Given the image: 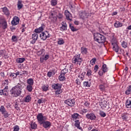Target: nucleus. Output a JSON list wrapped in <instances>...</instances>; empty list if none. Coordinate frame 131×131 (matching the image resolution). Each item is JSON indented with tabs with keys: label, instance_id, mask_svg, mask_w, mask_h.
<instances>
[{
	"label": "nucleus",
	"instance_id": "nucleus-1",
	"mask_svg": "<svg viewBox=\"0 0 131 131\" xmlns=\"http://www.w3.org/2000/svg\"><path fill=\"white\" fill-rule=\"evenodd\" d=\"M37 122L40 126H42L46 129H50L52 126V123L49 121H47V117L43 116V114L39 113L36 116Z\"/></svg>",
	"mask_w": 131,
	"mask_h": 131
},
{
	"label": "nucleus",
	"instance_id": "nucleus-2",
	"mask_svg": "<svg viewBox=\"0 0 131 131\" xmlns=\"http://www.w3.org/2000/svg\"><path fill=\"white\" fill-rule=\"evenodd\" d=\"M22 85L20 83H18L16 86L13 87L10 91V95L15 98L19 97L21 95L22 92Z\"/></svg>",
	"mask_w": 131,
	"mask_h": 131
},
{
	"label": "nucleus",
	"instance_id": "nucleus-3",
	"mask_svg": "<svg viewBox=\"0 0 131 131\" xmlns=\"http://www.w3.org/2000/svg\"><path fill=\"white\" fill-rule=\"evenodd\" d=\"M94 40L99 43H104L106 41V37L101 33L93 34Z\"/></svg>",
	"mask_w": 131,
	"mask_h": 131
},
{
	"label": "nucleus",
	"instance_id": "nucleus-4",
	"mask_svg": "<svg viewBox=\"0 0 131 131\" xmlns=\"http://www.w3.org/2000/svg\"><path fill=\"white\" fill-rule=\"evenodd\" d=\"M62 84L61 83H53L52 84L51 88L55 90V95H60L61 93H63V90H62Z\"/></svg>",
	"mask_w": 131,
	"mask_h": 131
},
{
	"label": "nucleus",
	"instance_id": "nucleus-5",
	"mask_svg": "<svg viewBox=\"0 0 131 131\" xmlns=\"http://www.w3.org/2000/svg\"><path fill=\"white\" fill-rule=\"evenodd\" d=\"M82 61H83V59L82 58H80V54H76L74 58H73L72 63L73 64H77L80 66L81 65V63H82Z\"/></svg>",
	"mask_w": 131,
	"mask_h": 131
},
{
	"label": "nucleus",
	"instance_id": "nucleus-6",
	"mask_svg": "<svg viewBox=\"0 0 131 131\" xmlns=\"http://www.w3.org/2000/svg\"><path fill=\"white\" fill-rule=\"evenodd\" d=\"M85 118L87 119H90V120H92V121H94V120H96L97 119V116H96V114L94 113L93 112H91L90 113H88L85 115Z\"/></svg>",
	"mask_w": 131,
	"mask_h": 131
},
{
	"label": "nucleus",
	"instance_id": "nucleus-7",
	"mask_svg": "<svg viewBox=\"0 0 131 131\" xmlns=\"http://www.w3.org/2000/svg\"><path fill=\"white\" fill-rule=\"evenodd\" d=\"M64 104H67V105L70 107H74L75 105V99H68L64 100Z\"/></svg>",
	"mask_w": 131,
	"mask_h": 131
},
{
	"label": "nucleus",
	"instance_id": "nucleus-8",
	"mask_svg": "<svg viewBox=\"0 0 131 131\" xmlns=\"http://www.w3.org/2000/svg\"><path fill=\"white\" fill-rule=\"evenodd\" d=\"M45 28L46 25H45V24H41L40 27L34 30V32H35V33H40V32L42 33H45V32H42V31Z\"/></svg>",
	"mask_w": 131,
	"mask_h": 131
},
{
	"label": "nucleus",
	"instance_id": "nucleus-9",
	"mask_svg": "<svg viewBox=\"0 0 131 131\" xmlns=\"http://www.w3.org/2000/svg\"><path fill=\"white\" fill-rule=\"evenodd\" d=\"M112 46H113V51L116 52V53H117V54H120V53H119L120 47L118 46V45H117V43H112Z\"/></svg>",
	"mask_w": 131,
	"mask_h": 131
},
{
	"label": "nucleus",
	"instance_id": "nucleus-10",
	"mask_svg": "<svg viewBox=\"0 0 131 131\" xmlns=\"http://www.w3.org/2000/svg\"><path fill=\"white\" fill-rule=\"evenodd\" d=\"M37 38H38V35L37 33H34L32 35V40L30 42V43L32 45H34L35 43L36 40H37Z\"/></svg>",
	"mask_w": 131,
	"mask_h": 131
},
{
	"label": "nucleus",
	"instance_id": "nucleus-11",
	"mask_svg": "<svg viewBox=\"0 0 131 131\" xmlns=\"http://www.w3.org/2000/svg\"><path fill=\"white\" fill-rule=\"evenodd\" d=\"M20 21V19L17 16H14L12 20L11 21V24L14 26L15 25H18V24L19 23Z\"/></svg>",
	"mask_w": 131,
	"mask_h": 131
},
{
	"label": "nucleus",
	"instance_id": "nucleus-12",
	"mask_svg": "<svg viewBox=\"0 0 131 131\" xmlns=\"http://www.w3.org/2000/svg\"><path fill=\"white\" fill-rule=\"evenodd\" d=\"M1 9L2 10V12L4 13V15L7 16V17H9L10 16V10H9V9H8L7 7L2 8Z\"/></svg>",
	"mask_w": 131,
	"mask_h": 131
},
{
	"label": "nucleus",
	"instance_id": "nucleus-13",
	"mask_svg": "<svg viewBox=\"0 0 131 131\" xmlns=\"http://www.w3.org/2000/svg\"><path fill=\"white\" fill-rule=\"evenodd\" d=\"M64 15H66L67 20H69V21H72V15L69 12V11L66 10L64 11Z\"/></svg>",
	"mask_w": 131,
	"mask_h": 131
},
{
	"label": "nucleus",
	"instance_id": "nucleus-14",
	"mask_svg": "<svg viewBox=\"0 0 131 131\" xmlns=\"http://www.w3.org/2000/svg\"><path fill=\"white\" fill-rule=\"evenodd\" d=\"M49 19L52 22H56L57 21V15L55 13H51L49 16Z\"/></svg>",
	"mask_w": 131,
	"mask_h": 131
},
{
	"label": "nucleus",
	"instance_id": "nucleus-15",
	"mask_svg": "<svg viewBox=\"0 0 131 131\" xmlns=\"http://www.w3.org/2000/svg\"><path fill=\"white\" fill-rule=\"evenodd\" d=\"M74 125L76 128H77L78 129H80V130H83V129H82V127L80 126V122L79 121V120H76L74 121Z\"/></svg>",
	"mask_w": 131,
	"mask_h": 131
},
{
	"label": "nucleus",
	"instance_id": "nucleus-16",
	"mask_svg": "<svg viewBox=\"0 0 131 131\" xmlns=\"http://www.w3.org/2000/svg\"><path fill=\"white\" fill-rule=\"evenodd\" d=\"M128 116H129V114L127 113L122 114L121 115V118L123 121H127V119H128Z\"/></svg>",
	"mask_w": 131,
	"mask_h": 131
},
{
	"label": "nucleus",
	"instance_id": "nucleus-17",
	"mask_svg": "<svg viewBox=\"0 0 131 131\" xmlns=\"http://www.w3.org/2000/svg\"><path fill=\"white\" fill-rule=\"evenodd\" d=\"M90 14L85 11H84L80 14V17L83 20L85 18H88Z\"/></svg>",
	"mask_w": 131,
	"mask_h": 131
},
{
	"label": "nucleus",
	"instance_id": "nucleus-18",
	"mask_svg": "<svg viewBox=\"0 0 131 131\" xmlns=\"http://www.w3.org/2000/svg\"><path fill=\"white\" fill-rule=\"evenodd\" d=\"M79 117L80 116L78 114V113H75L72 115L71 117L73 119V121L75 120H78L77 119H79Z\"/></svg>",
	"mask_w": 131,
	"mask_h": 131
},
{
	"label": "nucleus",
	"instance_id": "nucleus-19",
	"mask_svg": "<svg viewBox=\"0 0 131 131\" xmlns=\"http://www.w3.org/2000/svg\"><path fill=\"white\" fill-rule=\"evenodd\" d=\"M61 25L62 26L60 27V30H61V31L67 30V24H66V21H62Z\"/></svg>",
	"mask_w": 131,
	"mask_h": 131
},
{
	"label": "nucleus",
	"instance_id": "nucleus-20",
	"mask_svg": "<svg viewBox=\"0 0 131 131\" xmlns=\"http://www.w3.org/2000/svg\"><path fill=\"white\" fill-rule=\"evenodd\" d=\"M99 105L100 106L102 109H104V108H107V101L104 100L103 101H101L99 102Z\"/></svg>",
	"mask_w": 131,
	"mask_h": 131
},
{
	"label": "nucleus",
	"instance_id": "nucleus-21",
	"mask_svg": "<svg viewBox=\"0 0 131 131\" xmlns=\"http://www.w3.org/2000/svg\"><path fill=\"white\" fill-rule=\"evenodd\" d=\"M30 127L32 129H36L37 128V124L32 121L30 123Z\"/></svg>",
	"mask_w": 131,
	"mask_h": 131
},
{
	"label": "nucleus",
	"instance_id": "nucleus-22",
	"mask_svg": "<svg viewBox=\"0 0 131 131\" xmlns=\"http://www.w3.org/2000/svg\"><path fill=\"white\" fill-rule=\"evenodd\" d=\"M81 54L83 55H86L88 54V49L85 47H81Z\"/></svg>",
	"mask_w": 131,
	"mask_h": 131
},
{
	"label": "nucleus",
	"instance_id": "nucleus-23",
	"mask_svg": "<svg viewBox=\"0 0 131 131\" xmlns=\"http://www.w3.org/2000/svg\"><path fill=\"white\" fill-rule=\"evenodd\" d=\"M123 24L121 23H120L119 21H116L114 24L115 27L116 28H118L119 27H122Z\"/></svg>",
	"mask_w": 131,
	"mask_h": 131
},
{
	"label": "nucleus",
	"instance_id": "nucleus-24",
	"mask_svg": "<svg viewBox=\"0 0 131 131\" xmlns=\"http://www.w3.org/2000/svg\"><path fill=\"white\" fill-rule=\"evenodd\" d=\"M25 58L23 57V58H17L16 59V63H23V62H24V61H25Z\"/></svg>",
	"mask_w": 131,
	"mask_h": 131
},
{
	"label": "nucleus",
	"instance_id": "nucleus-25",
	"mask_svg": "<svg viewBox=\"0 0 131 131\" xmlns=\"http://www.w3.org/2000/svg\"><path fill=\"white\" fill-rule=\"evenodd\" d=\"M126 108H131V99H127L125 102Z\"/></svg>",
	"mask_w": 131,
	"mask_h": 131
},
{
	"label": "nucleus",
	"instance_id": "nucleus-26",
	"mask_svg": "<svg viewBox=\"0 0 131 131\" xmlns=\"http://www.w3.org/2000/svg\"><path fill=\"white\" fill-rule=\"evenodd\" d=\"M0 24L2 25V27L4 29H6L8 27V24H7V21L6 20H3Z\"/></svg>",
	"mask_w": 131,
	"mask_h": 131
},
{
	"label": "nucleus",
	"instance_id": "nucleus-27",
	"mask_svg": "<svg viewBox=\"0 0 131 131\" xmlns=\"http://www.w3.org/2000/svg\"><path fill=\"white\" fill-rule=\"evenodd\" d=\"M127 90L125 92V95H128L131 94V85H129L127 88Z\"/></svg>",
	"mask_w": 131,
	"mask_h": 131
},
{
	"label": "nucleus",
	"instance_id": "nucleus-28",
	"mask_svg": "<svg viewBox=\"0 0 131 131\" xmlns=\"http://www.w3.org/2000/svg\"><path fill=\"white\" fill-rule=\"evenodd\" d=\"M91 83H92L91 82L84 81L83 83V85L84 86V88H90Z\"/></svg>",
	"mask_w": 131,
	"mask_h": 131
},
{
	"label": "nucleus",
	"instance_id": "nucleus-29",
	"mask_svg": "<svg viewBox=\"0 0 131 131\" xmlns=\"http://www.w3.org/2000/svg\"><path fill=\"white\" fill-rule=\"evenodd\" d=\"M17 5L18 10H21V8H23V4H22V1H18Z\"/></svg>",
	"mask_w": 131,
	"mask_h": 131
},
{
	"label": "nucleus",
	"instance_id": "nucleus-30",
	"mask_svg": "<svg viewBox=\"0 0 131 131\" xmlns=\"http://www.w3.org/2000/svg\"><path fill=\"white\" fill-rule=\"evenodd\" d=\"M38 55H41V56H45V54H46V50L43 49H41L39 51L37 52Z\"/></svg>",
	"mask_w": 131,
	"mask_h": 131
},
{
	"label": "nucleus",
	"instance_id": "nucleus-31",
	"mask_svg": "<svg viewBox=\"0 0 131 131\" xmlns=\"http://www.w3.org/2000/svg\"><path fill=\"white\" fill-rule=\"evenodd\" d=\"M102 71L106 73V72H108V68L107 67V65L106 64H103L102 67Z\"/></svg>",
	"mask_w": 131,
	"mask_h": 131
},
{
	"label": "nucleus",
	"instance_id": "nucleus-32",
	"mask_svg": "<svg viewBox=\"0 0 131 131\" xmlns=\"http://www.w3.org/2000/svg\"><path fill=\"white\" fill-rule=\"evenodd\" d=\"M40 37L41 39H42V40H46L47 38V34L46 33H41L40 34Z\"/></svg>",
	"mask_w": 131,
	"mask_h": 131
},
{
	"label": "nucleus",
	"instance_id": "nucleus-33",
	"mask_svg": "<svg viewBox=\"0 0 131 131\" xmlns=\"http://www.w3.org/2000/svg\"><path fill=\"white\" fill-rule=\"evenodd\" d=\"M27 83L29 84V85H33V83H34V82L33 81V79L32 78H29L27 80Z\"/></svg>",
	"mask_w": 131,
	"mask_h": 131
},
{
	"label": "nucleus",
	"instance_id": "nucleus-34",
	"mask_svg": "<svg viewBox=\"0 0 131 131\" xmlns=\"http://www.w3.org/2000/svg\"><path fill=\"white\" fill-rule=\"evenodd\" d=\"M58 79L59 81H63V80H65V79H66V78L65 77V75L60 74L58 77Z\"/></svg>",
	"mask_w": 131,
	"mask_h": 131
},
{
	"label": "nucleus",
	"instance_id": "nucleus-35",
	"mask_svg": "<svg viewBox=\"0 0 131 131\" xmlns=\"http://www.w3.org/2000/svg\"><path fill=\"white\" fill-rule=\"evenodd\" d=\"M33 85H27L26 89L28 90V91L29 92V93H31V92H32Z\"/></svg>",
	"mask_w": 131,
	"mask_h": 131
},
{
	"label": "nucleus",
	"instance_id": "nucleus-36",
	"mask_svg": "<svg viewBox=\"0 0 131 131\" xmlns=\"http://www.w3.org/2000/svg\"><path fill=\"white\" fill-rule=\"evenodd\" d=\"M31 101V97H30V95H28L25 98V102L26 103H29Z\"/></svg>",
	"mask_w": 131,
	"mask_h": 131
},
{
	"label": "nucleus",
	"instance_id": "nucleus-37",
	"mask_svg": "<svg viewBox=\"0 0 131 131\" xmlns=\"http://www.w3.org/2000/svg\"><path fill=\"white\" fill-rule=\"evenodd\" d=\"M7 111H6V108H5V106L4 105H1L0 107V112L2 113V114H4Z\"/></svg>",
	"mask_w": 131,
	"mask_h": 131
},
{
	"label": "nucleus",
	"instance_id": "nucleus-38",
	"mask_svg": "<svg viewBox=\"0 0 131 131\" xmlns=\"http://www.w3.org/2000/svg\"><path fill=\"white\" fill-rule=\"evenodd\" d=\"M67 72H68V69L64 68L61 71L60 74H62V75H65V74L67 73Z\"/></svg>",
	"mask_w": 131,
	"mask_h": 131
},
{
	"label": "nucleus",
	"instance_id": "nucleus-39",
	"mask_svg": "<svg viewBox=\"0 0 131 131\" xmlns=\"http://www.w3.org/2000/svg\"><path fill=\"white\" fill-rule=\"evenodd\" d=\"M42 90L43 92H47V91H49V86L48 85H43L42 86Z\"/></svg>",
	"mask_w": 131,
	"mask_h": 131
},
{
	"label": "nucleus",
	"instance_id": "nucleus-40",
	"mask_svg": "<svg viewBox=\"0 0 131 131\" xmlns=\"http://www.w3.org/2000/svg\"><path fill=\"white\" fill-rule=\"evenodd\" d=\"M65 43V41H64V40L63 39H59L58 41H57L58 45H59V46H61V45H64Z\"/></svg>",
	"mask_w": 131,
	"mask_h": 131
},
{
	"label": "nucleus",
	"instance_id": "nucleus-41",
	"mask_svg": "<svg viewBox=\"0 0 131 131\" xmlns=\"http://www.w3.org/2000/svg\"><path fill=\"white\" fill-rule=\"evenodd\" d=\"M58 4L57 0H51V5L52 7H55Z\"/></svg>",
	"mask_w": 131,
	"mask_h": 131
},
{
	"label": "nucleus",
	"instance_id": "nucleus-42",
	"mask_svg": "<svg viewBox=\"0 0 131 131\" xmlns=\"http://www.w3.org/2000/svg\"><path fill=\"white\" fill-rule=\"evenodd\" d=\"M11 40L14 42H17L18 41V37L15 35L12 36Z\"/></svg>",
	"mask_w": 131,
	"mask_h": 131
},
{
	"label": "nucleus",
	"instance_id": "nucleus-43",
	"mask_svg": "<svg viewBox=\"0 0 131 131\" xmlns=\"http://www.w3.org/2000/svg\"><path fill=\"white\" fill-rule=\"evenodd\" d=\"M121 45L122 48H124V49H126V48H127V43L125 41H123L122 42Z\"/></svg>",
	"mask_w": 131,
	"mask_h": 131
},
{
	"label": "nucleus",
	"instance_id": "nucleus-44",
	"mask_svg": "<svg viewBox=\"0 0 131 131\" xmlns=\"http://www.w3.org/2000/svg\"><path fill=\"white\" fill-rule=\"evenodd\" d=\"M9 76L10 77H12L13 79H15V78H17V77L16 76L15 73H10Z\"/></svg>",
	"mask_w": 131,
	"mask_h": 131
},
{
	"label": "nucleus",
	"instance_id": "nucleus-45",
	"mask_svg": "<svg viewBox=\"0 0 131 131\" xmlns=\"http://www.w3.org/2000/svg\"><path fill=\"white\" fill-rule=\"evenodd\" d=\"M99 115L101 116V117H106V113L105 112L100 111L99 112Z\"/></svg>",
	"mask_w": 131,
	"mask_h": 131
},
{
	"label": "nucleus",
	"instance_id": "nucleus-46",
	"mask_svg": "<svg viewBox=\"0 0 131 131\" xmlns=\"http://www.w3.org/2000/svg\"><path fill=\"white\" fill-rule=\"evenodd\" d=\"M70 28L71 30H72V31H73V32L76 31V30H77V29H75V28H74L73 25L71 24H70Z\"/></svg>",
	"mask_w": 131,
	"mask_h": 131
},
{
	"label": "nucleus",
	"instance_id": "nucleus-47",
	"mask_svg": "<svg viewBox=\"0 0 131 131\" xmlns=\"http://www.w3.org/2000/svg\"><path fill=\"white\" fill-rule=\"evenodd\" d=\"M59 13H60V8H58L57 9L54 10L53 12H52V14H56V16H57Z\"/></svg>",
	"mask_w": 131,
	"mask_h": 131
},
{
	"label": "nucleus",
	"instance_id": "nucleus-48",
	"mask_svg": "<svg viewBox=\"0 0 131 131\" xmlns=\"http://www.w3.org/2000/svg\"><path fill=\"white\" fill-rule=\"evenodd\" d=\"M99 90H100L101 92H104V91H105V85H104V84H100L99 85Z\"/></svg>",
	"mask_w": 131,
	"mask_h": 131
},
{
	"label": "nucleus",
	"instance_id": "nucleus-49",
	"mask_svg": "<svg viewBox=\"0 0 131 131\" xmlns=\"http://www.w3.org/2000/svg\"><path fill=\"white\" fill-rule=\"evenodd\" d=\"M92 73H93V72L92 71V70L89 69V70L87 71V73H86V75H87V76H88L89 77H90V76H91Z\"/></svg>",
	"mask_w": 131,
	"mask_h": 131
},
{
	"label": "nucleus",
	"instance_id": "nucleus-50",
	"mask_svg": "<svg viewBox=\"0 0 131 131\" xmlns=\"http://www.w3.org/2000/svg\"><path fill=\"white\" fill-rule=\"evenodd\" d=\"M112 43H116V38L113 35L112 37Z\"/></svg>",
	"mask_w": 131,
	"mask_h": 131
},
{
	"label": "nucleus",
	"instance_id": "nucleus-51",
	"mask_svg": "<svg viewBox=\"0 0 131 131\" xmlns=\"http://www.w3.org/2000/svg\"><path fill=\"white\" fill-rule=\"evenodd\" d=\"M2 114L4 115L5 118H8V117H9V113H8L7 111L4 113V114Z\"/></svg>",
	"mask_w": 131,
	"mask_h": 131
},
{
	"label": "nucleus",
	"instance_id": "nucleus-52",
	"mask_svg": "<svg viewBox=\"0 0 131 131\" xmlns=\"http://www.w3.org/2000/svg\"><path fill=\"white\" fill-rule=\"evenodd\" d=\"M14 108L15 109H16V110H20V107H19V104L17 103V102H16L14 105Z\"/></svg>",
	"mask_w": 131,
	"mask_h": 131
},
{
	"label": "nucleus",
	"instance_id": "nucleus-53",
	"mask_svg": "<svg viewBox=\"0 0 131 131\" xmlns=\"http://www.w3.org/2000/svg\"><path fill=\"white\" fill-rule=\"evenodd\" d=\"M96 61H97V59L96 58H93L91 60H90L91 64H95L96 63Z\"/></svg>",
	"mask_w": 131,
	"mask_h": 131
},
{
	"label": "nucleus",
	"instance_id": "nucleus-54",
	"mask_svg": "<svg viewBox=\"0 0 131 131\" xmlns=\"http://www.w3.org/2000/svg\"><path fill=\"white\" fill-rule=\"evenodd\" d=\"M49 58H50V55L49 54H46L45 56L43 57V59L45 61H48Z\"/></svg>",
	"mask_w": 131,
	"mask_h": 131
},
{
	"label": "nucleus",
	"instance_id": "nucleus-55",
	"mask_svg": "<svg viewBox=\"0 0 131 131\" xmlns=\"http://www.w3.org/2000/svg\"><path fill=\"white\" fill-rule=\"evenodd\" d=\"M87 112H89V110L88 109L83 108L82 110V114H85V113H87Z\"/></svg>",
	"mask_w": 131,
	"mask_h": 131
},
{
	"label": "nucleus",
	"instance_id": "nucleus-56",
	"mask_svg": "<svg viewBox=\"0 0 131 131\" xmlns=\"http://www.w3.org/2000/svg\"><path fill=\"white\" fill-rule=\"evenodd\" d=\"M6 54V51L5 50L0 51V55L1 56H4Z\"/></svg>",
	"mask_w": 131,
	"mask_h": 131
},
{
	"label": "nucleus",
	"instance_id": "nucleus-57",
	"mask_svg": "<svg viewBox=\"0 0 131 131\" xmlns=\"http://www.w3.org/2000/svg\"><path fill=\"white\" fill-rule=\"evenodd\" d=\"M104 73H105V72H104V71H99L98 72V74L99 75V76H103Z\"/></svg>",
	"mask_w": 131,
	"mask_h": 131
},
{
	"label": "nucleus",
	"instance_id": "nucleus-58",
	"mask_svg": "<svg viewBox=\"0 0 131 131\" xmlns=\"http://www.w3.org/2000/svg\"><path fill=\"white\" fill-rule=\"evenodd\" d=\"M56 17H58L59 19H61V18L63 17V14H62L61 13L59 12L58 14L56 16Z\"/></svg>",
	"mask_w": 131,
	"mask_h": 131
},
{
	"label": "nucleus",
	"instance_id": "nucleus-59",
	"mask_svg": "<svg viewBox=\"0 0 131 131\" xmlns=\"http://www.w3.org/2000/svg\"><path fill=\"white\" fill-rule=\"evenodd\" d=\"M98 69H99V66L98 65H96L94 68V71H95V72H97V71H98Z\"/></svg>",
	"mask_w": 131,
	"mask_h": 131
},
{
	"label": "nucleus",
	"instance_id": "nucleus-60",
	"mask_svg": "<svg viewBox=\"0 0 131 131\" xmlns=\"http://www.w3.org/2000/svg\"><path fill=\"white\" fill-rule=\"evenodd\" d=\"M0 94L1 96H3V95H4L5 96H7V93H5V92H4V90H3L0 91Z\"/></svg>",
	"mask_w": 131,
	"mask_h": 131
},
{
	"label": "nucleus",
	"instance_id": "nucleus-61",
	"mask_svg": "<svg viewBox=\"0 0 131 131\" xmlns=\"http://www.w3.org/2000/svg\"><path fill=\"white\" fill-rule=\"evenodd\" d=\"M52 75H53V74L51 73V71H49L47 73V76L48 77H52Z\"/></svg>",
	"mask_w": 131,
	"mask_h": 131
},
{
	"label": "nucleus",
	"instance_id": "nucleus-62",
	"mask_svg": "<svg viewBox=\"0 0 131 131\" xmlns=\"http://www.w3.org/2000/svg\"><path fill=\"white\" fill-rule=\"evenodd\" d=\"M50 72L52 73L53 75H55V74H56V69H52V70Z\"/></svg>",
	"mask_w": 131,
	"mask_h": 131
},
{
	"label": "nucleus",
	"instance_id": "nucleus-63",
	"mask_svg": "<svg viewBox=\"0 0 131 131\" xmlns=\"http://www.w3.org/2000/svg\"><path fill=\"white\" fill-rule=\"evenodd\" d=\"M87 127L88 130H91V129H93V125H89Z\"/></svg>",
	"mask_w": 131,
	"mask_h": 131
},
{
	"label": "nucleus",
	"instance_id": "nucleus-64",
	"mask_svg": "<svg viewBox=\"0 0 131 131\" xmlns=\"http://www.w3.org/2000/svg\"><path fill=\"white\" fill-rule=\"evenodd\" d=\"M90 102H85L84 103V106H85V107H89V106H90Z\"/></svg>",
	"mask_w": 131,
	"mask_h": 131
}]
</instances>
